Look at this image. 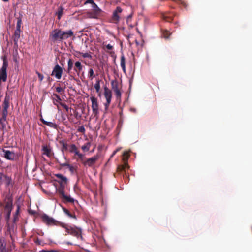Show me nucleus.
<instances>
[{"label": "nucleus", "mask_w": 252, "mask_h": 252, "mask_svg": "<svg viewBox=\"0 0 252 252\" xmlns=\"http://www.w3.org/2000/svg\"><path fill=\"white\" fill-rule=\"evenodd\" d=\"M73 35V32L70 30L66 31L56 29L52 31L49 35V40L53 43L62 41Z\"/></svg>", "instance_id": "1"}, {"label": "nucleus", "mask_w": 252, "mask_h": 252, "mask_svg": "<svg viewBox=\"0 0 252 252\" xmlns=\"http://www.w3.org/2000/svg\"><path fill=\"white\" fill-rule=\"evenodd\" d=\"M65 229V231L67 234H70L74 237H76L77 239H80L81 240H83V237L82 236V229L76 226H68L67 224L65 223V227H63Z\"/></svg>", "instance_id": "2"}, {"label": "nucleus", "mask_w": 252, "mask_h": 252, "mask_svg": "<svg viewBox=\"0 0 252 252\" xmlns=\"http://www.w3.org/2000/svg\"><path fill=\"white\" fill-rule=\"evenodd\" d=\"M5 205L4 207V212L5 213V219L6 221H9L11 213L13 209V205L12 198L9 196H7L5 200Z\"/></svg>", "instance_id": "3"}, {"label": "nucleus", "mask_w": 252, "mask_h": 252, "mask_svg": "<svg viewBox=\"0 0 252 252\" xmlns=\"http://www.w3.org/2000/svg\"><path fill=\"white\" fill-rule=\"evenodd\" d=\"M43 222L47 225H56L62 227H65V223L59 221L47 214H43L41 217Z\"/></svg>", "instance_id": "4"}, {"label": "nucleus", "mask_w": 252, "mask_h": 252, "mask_svg": "<svg viewBox=\"0 0 252 252\" xmlns=\"http://www.w3.org/2000/svg\"><path fill=\"white\" fill-rule=\"evenodd\" d=\"M3 64L0 69V81L6 82L7 80V68L8 65V62L5 56L2 57Z\"/></svg>", "instance_id": "5"}, {"label": "nucleus", "mask_w": 252, "mask_h": 252, "mask_svg": "<svg viewBox=\"0 0 252 252\" xmlns=\"http://www.w3.org/2000/svg\"><path fill=\"white\" fill-rule=\"evenodd\" d=\"M104 95L106 99V102L105 103L104 105L105 110H106L108 108L109 105L111 103L112 98V92L106 86L104 87Z\"/></svg>", "instance_id": "6"}, {"label": "nucleus", "mask_w": 252, "mask_h": 252, "mask_svg": "<svg viewBox=\"0 0 252 252\" xmlns=\"http://www.w3.org/2000/svg\"><path fill=\"white\" fill-rule=\"evenodd\" d=\"M112 89L115 93L117 99H120L121 93L119 89V83L117 80H114L111 81Z\"/></svg>", "instance_id": "7"}, {"label": "nucleus", "mask_w": 252, "mask_h": 252, "mask_svg": "<svg viewBox=\"0 0 252 252\" xmlns=\"http://www.w3.org/2000/svg\"><path fill=\"white\" fill-rule=\"evenodd\" d=\"M123 11V9L121 7L117 6L116 9L114 11L112 16L111 21L112 22L115 24H117L120 21V14Z\"/></svg>", "instance_id": "8"}, {"label": "nucleus", "mask_w": 252, "mask_h": 252, "mask_svg": "<svg viewBox=\"0 0 252 252\" xmlns=\"http://www.w3.org/2000/svg\"><path fill=\"white\" fill-rule=\"evenodd\" d=\"M63 73V68L59 65L56 64L52 72L51 75L54 76L57 79H60Z\"/></svg>", "instance_id": "9"}, {"label": "nucleus", "mask_w": 252, "mask_h": 252, "mask_svg": "<svg viewBox=\"0 0 252 252\" xmlns=\"http://www.w3.org/2000/svg\"><path fill=\"white\" fill-rule=\"evenodd\" d=\"M90 99L92 102V108L93 110V113L94 115L97 118L98 115L99 114L98 111V104L97 103V98L94 97H91Z\"/></svg>", "instance_id": "10"}, {"label": "nucleus", "mask_w": 252, "mask_h": 252, "mask_svg": "<svg viewBox=\"0 0 252 252\" xmlns=\"http://www.w3.org/2000/svg\"><path fill=\"white\" fill-rule=\"evenodd\" d=\"M15 223H13L10 224L9 223V221H6V231L5 232V234L6 235H9L10 238L12 239V234L14 233V230L15 228Z\"/></svg>", "instance_id": "11"}, {"label": "nucleus", "mask_w": 252, "mask_h": 252, "mask_svg": "<svg viewBox=\"0 0 252 252\" xmlns=\"http://www.w3.org/2000/svg\"><path fill=\"white\" fill-rule=\"evenodd\" d=\"M98 156L97 155L94 156L86 160L85 162L84 163V166H88L92 167L95 163L96 161L98 159Z\"/></svg>", "instance_id": "12"}, {"label": "nucleus", "mask_w": 252, "mask_h": 252, "mask_svg": "<svg viewBox=\"0 0 252 252\" xmlns=\"http://www.w3.org/2000/svg\"><path fill=\"white\" fill-rule=\"evenodd\" d=\"M4 157L10 160H14L16 158V155L14 152L3 150Z\"/></svg>", "instance_id": "13"}, {"label": "nucleus", "mask_w": 252, "mask_h": 252, "mask_svg": "<svg viewBox=\"0 0 252 252\" xmlns=\"http://www.w3.org/2000/svg\"><path fill=\"white\" fill-rule=\"evenodd\" d=\"M92 8L93 11L90 13V16L92 18H96L100 15L101 10L98 7L96 3L92 6Z\"/></svg>", "instance_id": "14"}, {"label": "nucleus", "mask_w": 252, "mask_h": 252, "mask_svg": "<svg viewBox=\"0 0 252 252\" xmlns=\"http://www.w3.org/2000/svg\"><path fill=\"white\" fill-rule=\"evenodd\" d=\"M83 65L80 61H76L74 63V66L73 68L74 71L79 76L80 74L81 71L83 69Z\"/></svg>", "instance_id": "15"}, {"label": "nucleus", "mask_w": 252, "mask_h": 252, "mask_svg": "<svg viewBox=\"0 0 252 252\" xmlns=\"http://www.w3.org/2000/svg\"><path fill=\"white\" fill-rule=\"evenodd\" d=\"M60 197L62 199V201L64 203H73L74 202V199L73 198L71 197L70 196H67L65 194L62 195Z\"/></svg>", "instance_id": "16"}, {"label": "nucleus", "mask_w": 252, "mask_h": 252, "mask_svg": "<svg viewBox=\"0 0 252 252\" xmlns=\"http://www.w3.org/2000/svg\"><path fill=\"white\" fill-rule=\"evenodd\" d=\"M174 16L173 13H167L162 14V18L166 22H171L173 21Z\"/></svg>", "instance_id": "17"}, {"label": "nucleus", "mask_w": 252, "mask_h": 252, "mask_svg": "<svg viewBox=\"0 0 252 252\" xmlns=\"http://www.w3.org/2000/svg\"><path fill=\"white\" fill-rule=\"evenodd\" d=\"M21 30H16L14 32V34L13 36V39L14 43V45L18 46V42L20 38V35Z\"/></svg>", "instance_id": "18"}, {"label": "nucleus", "mask_w": 252, "mask_h": 252, "mask_svg": "<svg viewBox=\"0 0 252 252\" xmlns=\"http://www.w3.org/2000/svg\"><path fill=\"white\" fill-rule=\"evenodd\" d=\"M124 163L123 165H119L117 167V170L118 172H125V173L126 174V169L128 168L129 166L128 165V163L125 160L124 158Z\"/></svg>", "instance_id": "19"}, {"label": "nucleus", "mask_w": 252, "mask_h": 252, "mask_svg": "<svg viewBox=\"0 0 252 252\" xmlns=\"http://www.w3.org/2000/svg\"><path fill=\"white\" fill-rule=\"evenodd\" d=\"M41 121L43 124L44 125L48 126L53 128L54 129H57L58 128V126L55 123L51 122H48L47 121H45L43 118L40 119Z\"/></svg>", "instance_id": "20"}, {"label": "nucleus", "mask_w": 252, "mask_h": 252, "mask_svg": "<svg viewBox=\"0 0 252 252\" xmlns=\"http://www.w3.org/2000/svg\"><path fill=\"white\" fill-rule=\"evenodd\" d=\"M55 176L59 179L58 181L59 184H67V178L65 176L61 174H56Z\"/></svg>", "instance_id": "21"}, {"label": "nucleus", "mask_w": 252, "mask_h": 252, "mask_svg": "<svg viewBox=\"0 0 252 252\" xmlns=\"http://www.w3.org/2000/svg\"><path fill=\"white\" fill-rule=\"evenodd\" d=\"M74 65V63L72 59H69L67 61V68L66 70V72L68 74H70L72 73V70L73 69Z\"/></svg>", "instance_id": "22"}, {"label": "nucleus", "mask_w": 252, "mask_h": 252, "mask_svg": "<svg viewBox=\"0 0 252 252\" xmlns=\"http://www.w3.org/2000/svg\"><path fill=\"white\" fill-rule=\"evenodd\" d=\"M66 184H60V186L57 189V191L59 194L60 197L62 195L65 194L64 193V188Z\"/></svg>", "instance_id": "23"}, {"label": "nucleus", "mask_w": 252, "mask_h": 252, "mask_svg": "<svg viewBox=\"0 0 252 252\" xmlns=\"http://www.w3.org/2000/svg\"><path fill=\"white\" fill-rule=\"evenodd\" d=\"M42 150L43 151V154L46 155L48 157H50L52 155V150L47 146H44L42 147Z\"/></svg>", "instance_id": "24"}, {"label": "nucleus", "mask_w": 252, "mask_h": 252, "mask_svg": "<svg viewBox=\"0 0 252 252\" xmlns=\"http://www.w3.org/2000/svg\"><path fill=\"white\" fill-rule=\"evenodd\" d=\"M20 207L19 205H18L17 206V209L13 215V222L14 223H16V222L18 220V216L19 215L20 213Z\"/></svg>", "instance_id": "25"}, {"label": "nucleus", "mask_w": 252, "mask_h": 252, "mask_svg": "<svg viewBox=\"0 0 252 252\" xmlns=\"http://www.w3.org/2000/svg\"><path fill=\"white\" fill-rule=\"evenodd\" d=\"M6 249V244L5 242V241L3 239H0V252L3 251L4 250H7Z\"/></svg>", "instance_id": "26"}, {"label": "nucleus", "mask_w": 252, "mask_h": 252, "mask_svg": "<svg viewBox=\"0 0 252 252\" xmlns=\"http://www.w3.org/2000/svg\"><path fill=\"white\" fill-rule=\"evenodd\" d=\"M62 209L63 211V212L67 215L68 216L69 218H73V219H76V216L75 214H73L72 213H71L69 210H68L67 209H66L64 207H62Z\"/></svg>", "instance_id": "27"}, {"label": "nucleus", "mask_w": 252, "mask_h": 252, "mask_svg": "<svg viewBox=\"0 0 252 252\" xmlns=\"http://www.w3.org/2000/svg\"><path fill=\"white\" fill-rule=\"evenodd\" d=\"M121 66L124 72H126L125 58L124 55L121 57Z\"/></svg>", "instance_id": "28"}, {"label": "nucleus", "mask_w": 252, "mask_h": 252, "mask_svg": "<svg viewBox=\"0 0 252 252\" xmlns=\"http://www.w3.org/2000/svg\"><path fill=\"white\" fill-rule=\"evenodd\" d=\"M85 156L84 154H81L78 157H74V158L77 160V161H80L83 165L84 163L85 162L86 160H85Z\"/></svg>", "instance_id": "29"}, {"label": "nucleus", "mask_w": 252, "mask_h": 252, "mask_svg": "<svg viewBox=\"0 0 252 252\" xmlns=\"http://www.w3.org/2000/svg\"><path fill=\"white\" fill-rule=\"evenodd\" d=\"M59 143L62 145V151L63 153L64 150H67V144L63 140L59 141Z\"/></svg>", "instance_id": "30"}, {"label": "nucleus", "mask_w": 252, "mask_h": 252, "mask_svg": "<svg viewBox=\"0 0 252 252\" xmlns=\"http://www.w3.org/2000/svg\"><path fill=\"white\" fill-rule=\"evenodd\" d=\"M78 151V149L75 144H71L70 146L69 152L72 153H74Z\"/></svg>", "instance_id": "31"}, {"label": "nucleus", "mask_w": 252, "mask_h": 252, "mask_svg": "<svg viewBox=\"0 0 252 252\" xmlns=\"http://www.w3.org/2000/svg\"><path fill=\"white\" fill-rule=\"evenodd\" d=\"M63 7L62 6H60L59 9H58V10L57 12V16H58V19H60L62 15H63Z\"/></svg>", "instance_id": "32"}, {"label": "nucleus", "mask_w": 252, "mask_h": 252, "mask_svg": "<svg viewBox=\"0 0 252 252\" xmlns=\"http://www.w3.org/2000/svg\"><path fill=\"white\" fill-rule=\"evenodd\" d=\"M90 143L88 142L86 144L83 145L81 147V149L84 151L88 152L90 149Z\"/></svg>", "instance_id": "33"}, {"label": "nucleus", "mask_w": 252, "mask_h": 252, "mask_svg": "<svg viewBox=\"0 0 252 252\" xmlns=\"http://www.w3.org/2000/svg\"><path fill=\"white\" fill-rule=\"evenodd\" d=\"M94 88L96 90V91L97 93H99V91H100V80H97L96 81V83L94 84Z\"/></svg>", "instance_id": "34"}, {"label": "nucleus", "mask_w": 252, "mask_h": 252, "mask_svg": "<svg viewBox=\"0 0 252 252\" xmlns=\"http://www.w3.org/2000/svg\"><path fill=\"white\" fill-rule=\"evenodd\" d=\"M162 35L165 38L168 39L171 35V33L168 31L165 30L163 31Z\"/></svg>", "instance_id": "35"}, {"label": "nucleus", "mask_w": 252, "mask_h": 252, "mask_svg": "<svg viewBox=\"0 0 252 252\" xmlns=\"http://www.w3.org/2000/svg\"><path fill=\"white\" fill-rule=\"evenodd\" d=\"M77 53L79 54V55H81L83 58H88L91 59L92 57L91 55L88 53H82L80 52H78Z\"/></svg>", "instance_id": "36"}, {"label": "nucleus", "mask_w": 252, "mask_h": 252, "mask_svg": "<svg viewBox=\"0 0 252 252\" xmlns=\"http://www.w3.org/2000/svg\"><path fill=\"white\" fill-rule=\"evenodd\" d=\"M94 77V72L92 68H90L89 70V73H88V77L91 79L92 80L93 78Z\"/></svg>", "instance_id": "37"}, {"label": "nucleus", "mask_w": 252, "mask_h": 252, "mask_svg": "<svg viewBox=\"0 0 252 252\" xmlns=\"http://www.w3.org/2000/svg\"><path fill=\"white\" fill-rule=\"evenodd\" d=\"M4 178H5L7 180H9V179L7 176L3 175L2 173L0 172V183H2L3 182Z\"/></svg>", "instance_id": "38"}, {"label": "nucleus", "mask_w": 252, "mask_h": 252, "mask_svg": "<svg viewBox=\"0 0 252 252\" xmlns=\"http://www.w3.org/2000/svg\"><path fill=\"white\" fill-rule=\"evenodd\" d=\"M53 95L56 98V99L55 100L53 99V101L54 100L56 103L58 102L60 103L61 101V98L60 96L57 94H53Z\"/></svg>", "instance_id": "39"}, {"label": "nucleus", "mask_w": 252, "mask_h": 252, "mask_svg": "<svg viewBox=\"0 0 252 252\" xmlns=\"http://www.w3.org/2000/svg\"><path fill=\"white\" fill-rule=\"evenodd\" d=\"M22 24V20L20 18H18L17 19V25H16V30H20L21 25Z\"/></svg>", "instance_id": "40"}, {"label": "nucleus", "mask_w": 252, "mask_h": 252, "mask_svg": "<svg viewBox=\"0 0 252 252\" xmlns=\"http://www.w3.org/2000/svg\"><path fill=\"white\" fill-rule=\"evenodd\" d=\"M77 131L79 132L84 134L85 132V128H84L83 126H81L78 127Z\"/></svg>", "instance_id": "41"}, {"label": "nucleus", "mask_w": 252, "mask_h": 252, "mask_svg": "<svg viewBox=\"0 0 252 252\" xmlns=\"http://www.w3.org/2000/svg\"><path fill=\"white\" fill-rule=\"evenodd\" d=\"M60 105L65 109L66 112H68L69 109H71V108H69L65 103L60 102Z\"/></svg>", "instance_id": "42"}, {"label": "nucleus", "mask_w": 252, "mask_h": 252, "mask_svg": "<svg viewBox=\"0 0 252 252\" xmlns=\"http://www.w3.org/2000/svg\"><path fill=\"white\" fill-rule=\"evenodd\" d=\"M58 163L60 164V165L62 167H67V168H68L69 167V166L70 165V164H69L67 162L61 163L60 162H58Z\"/></svg>", "instance_id": "43"}, {"label": "nucleus", "mask_w": 252, "mask_h": 252, "mask_svg": "<svg viewBox=\"0 0 252 252\" xmlns=\"http://www.w3.org/2000/svg\"><path fill=\"white\" fill-rule=\"evenodd\" d=\"M37 75H38V78H39V80L40 81V82H42L43 78H44V76L42 74H41V73H40L39 72H36Z\"/></svg>", "instance_id": "44"}, {"label": "nucleus", "mask_w": 252, "mask_h": 252, "mask_svg": "<svg viewBox=\"0 0 252 252\" xmlns=\"http://www.w3.org/2000/svg\"><path fill=\"white\" fill-rule=\"evenodd\" d=\"M68 168L69 169L70 172L72 174L74 173V171L76 170L75 168L71 165Z\"/></svg>", "instance_id": "45"}, {"label": "nucleus", "mask_w": 252, "mask_h": 252, "mask_svg": "<svg viewBox=\"0 0 252 252\" xmlns=\"http://www.w3.org/2000/svg\"><path fill=\"white\" fill-rule=\"evenodd\" d=\"M88 3L92 4V6L94 5L95 4V3L94 2V1L93 0H86L85 1V4H88Z\"/></svg>", "instance_id": "46"}, {"label": "nucleus", "mask_w": 252, "mask_h": 252, "mask_svg": "<svg viewBox=\"0 0 252 252\" xmlns=\"http://www.w3.org/2000/svg\"><path fill=\"white\" fill-rule=\"evenodd\" d=\"M173 0L177 2L179 4H181L184 6H185V5H186V3H185V2H184L182 0Z\"/></svg>", "instance_id": "47"}, {"label": "nucleus", "mask_w": 252, "mask_h": 252, "mask_svg": "<svg viewBox=\"0 0 252 252\" xmlns=\"http://www.w3.org/2000/svg\"><path fill=\"white\" fill-rule=\"evenodd\" d=\"M63 90V88L61 87H57L56 88V91L58 93H61Z\"/></svg>", "instance_id": "48"}, {"label": "nucleus", "mask_w": 252, "mask_h": 252, "mask_svg": "<svg viewBox=\"0 0 252 252\" xmlns=\"http://www.w3.org/2000/svg\"><path fill=\"white\" fill-rule=\"evenodd\" d=\"M106 48H107L108 50H111L113 49V46H112V45H111V44H107V45L106 46Z\"/></svg>", "instance_id": "49"}, {"label": "nucleus", "mask_w": 252, "mask_h": 252, "mask_svg": "<svg viewBox=\"0 0 252 252\" xmlns=\"http://www.w3.org/2000/svg\"><path fill=\"white\" fill-rule=\"evenodd\" d=\"M74 157L75 156H77V157H78L81 154H82V153H80L79 151V150L78 151H77L76 152H75L74 153Z\"/></svg>", "instance_id": "50"}, {"label": "nucleus", "mask_w": 252, "mask_h": 252, "mask_svg": "<svg viewBox=\"0 0 252 252\" xmlns=\"http://www.w3.org/2000/svg\"><path fill=\"white\" fill-rule=\"evenodd\" d=\"M66 120V118L62 114V121L63 122V123H64V121Z\"/></svg>", "instance_id": "51"}, {"label": "nucleus", "mask_w": 252, "mask_h": 252, "mask_svg": "<svg viewBox=\"0 0 252 252\" xmlns=\"http://www.w3.org/2000/svg\"><path fill=\"white\" fill-rule=\"evenodd\" d=\"M118 151V149H117V150H116L115 151H114L113 152V153H112V155H111V157H113V156L116 154V153Z\"/></svg>", "instance_id": "52"}, {"label": "nucleus", "mask_w": 252, "mask_h": 252, "mask_svg": "<svg viewBox=\"0 0 252 252\" xmlns=\"http://www.w3.org/2000/svg\"><path fill=\"white\" fill-rule=\"evenodd\" d=\"M35 243L37 244H40V240L38 239H37L35 241Z\"/></svg>", "instance_id": "53"}, {"label": "nucleus", "mask_w": 252, "mask_h": 252, "mask_svg": "<svg viewBox=\"0 0 252 252\" xmlns=\"http://www.w3.org/2000/svg\"><path fill=\"white\" fill-rule=\"evenodd\" d=\"M123 156H124V157L126 156V158H128V154H127V152H125L124 153V154H123Z\"/></svg>", "instance_id": "54"}, {"label": "nucleus", "mask_w": 252, "mask_h": 252, "mask_svg": "<svg viewBox=\"0 0 252 252\" xmlns=\"http://www.w3.org/2000/svg\"><path fill=\"white\" fill-rule=\"evenodd\" d=\"M53 103H54V105H57L58 110H60V107H59V105L55 102L54 100L53 101Z\"/></svg>", "instance_id": "55"}, {"label": "nucleus", "mask_w": 252, "mask_h": 252, "mask_svg": "<svg viewBox=\"0 0 252 252\" xmlns=\"http://www.w3.org/2000/svg\"><path fill=\"white\" fill-rule=\"evenodd\" d=\"M47 252H59L56 250H47Z\"/></svg>", "instance_id": "56"}, {"label": "nucleus", "mask_w": 252, "mask_h": 252, "mask_svg": "<svg viewBox=\"0 0 252 252\" xmlns=\"http://www.w3.org/2000/svg\"><path fill=\"white\" fill-rule=\"evenodd\" d=\"M41 252H47V250H42Z\"/></svg>", "instance_id": "57"}, {"label": "nucleus", "mask_w": 252, "mask_h": 252, "mask_svg": "<svg viewBox=\"0 0 252 252\" xmlns=\"http://www.w3.org/2000/svg\"><path fill=\"white\" fill-rule=\"evenodd\" d=\"M8 252V250H4V251H1V252Z\"/></svg>", "instance_id": "58"}, {"label": "nucleus", "mask_w": 252, "mask_h": 252, "mask_svg": "<svg viewBox=\"0 0 252 252\" xmlns=\"http://www.w3.org/2000/svg\"><path fill=\"white\" fill-rule=\"evenodd\" d=\"M68 245H72V243H70V242H67L66 243Z\"/></svg>", "instance_id": "59"}, {"label": "nucleus", "mask_w": 252, "mask_h": 252, "mask_svg": "<svg viewBox=\"0 0 252 252\" xmlns=\"http://www.w3.org/2000/svg\"><path fill=\"white\" fill-rule=\"evenodd\" d=\"M4 2H7L9 0H2Z\"/></svg>", "instance_id": "60"}, {"label": "nucleus", "mask_w": 252, "mask_h": 252, "mask_svg": "<svg viewBox=\"0 0 252 252\" xmlns=\"http://www.w3.org/2000/svg\"><path fill=\"white\" fill-rule=\"evenodd\" d=\"M14 60L15 62H17L16 59H14Z\"/></svg>", "instance_id": "61"}, {"label": "nucleus", "mask_w": 252, "mask_h": 252, "mask_svg": "<svg viewBox=\"0 0 252 252\" xmlns=\"http://www.w3.org/2000/svg\"><path fill=\"white\" fill-rule=\"evenodd\" d=\"M175 24L178 25V22H176V23H175Z\"/></svg>", "instance_id": "62"}, {"label": "nucleus", "mask_w": 252, "mask_h": 252, "mask_svg": "<svg viewBox=\"0 0 252 252\" xmlns=\"http://www.w3.org/2000/svg\"><path fill=\"white\" fill-rule=\"evenodd\" d=\"M9 182H8L7 183V185L8 186V185H9Z\"/></svg>", "instance_id": "63"}]
</instances>
